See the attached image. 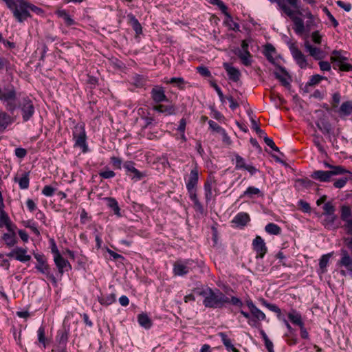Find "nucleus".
Listing matches in <instances>:
<instances>
[{
    "instance_id": "obj_57",
    "label": "nucleus",
    "mask_w": 352,
    "mask_h": 352,
    "mask_svg": "<svg viewBox=\"0 0 352 352\" xmlns=\"http://www.w3.org/2000/svg\"><path fill=\"white\" fill-rule=\"evenodd\" d=\"M23 225L26 228H29L37 236L40 235V232L37 228L34 226V223H32L31 221H23Z\"/></svg>"
},
{
    "instance_id": "obj_54",
    "label": "nucleus",
    "mask_w": 352,
    "mask_h": 352,
    "mask_svg": "<svg viewBox=\"0 0 352 352\" xmlns=\"http://www.w3.org/2000/svg\"><path fill=\"white\" fill-rule=\"evenodd\" d=\"M336 219V216L335 214L326 215V218L324 220V226L327 228L331 227L333 225Z\"/></svg>"
},
{
    "instance_id": "obj_9",
    "label": "nucleus",
    "mask_w": 352,
    "mask_h": 352,
    "mask_svg": "<svg viewBox=\"0 0 352 352\" xmlns=\"http://www.w3.org/2000/svg\"><path fill=\"white\" fill-rule=\"evenodd\" d=\"M289 50L292 57L295 60L297 65L301 68L305 69L307 66V61L306 56L302 52L298 49V47L294 44L292 43L289 45Z\"/></svg>"
},
{
    "instance_id": "obj_38",
    "label": "nucleus",
    "mask_w": 352,
    "mask_h": 352,
    "mask_svg": "<svg viewBox=\"0 0 352 352\" xmlns=\"http://www.w3.org/2000/svg\"><path fill=\"white\" fill-rule=\"evenodd\" d=\"M208 124L210 126V128L211 129H212L214 131H216L219 133L222 134L223 135L224 140L228 139V137L227 135L226 131L221 126H220L217 123H216L214 121L209 120Z\"/></svg>"
},
{
    "instance_id": "obj_19",
    "label": "nucleus",
    "mask_w": 352,
    "mask_h": 352,
    "mask_svg": "<svg viewBox=\"0 0 352 352\" xmlns=\"http://www.w3.org/2000/svg\"><path fill=\"white\" fill-rule=\"evenodd\" d=\"M305 47L309 55L316 60H322L324 57L322 50L319 47L311 45L309 41L305 43Z\"/></svg>"
},
{
    "instance_id": "obj_25",
    "label": "nucleus",
    "mask_w": 352,
    "mask_h": 352,
    "mask_svg": "<svg viewBox=\"0 0 352 352\" xmlns=\"http://www.w3.org/2000/svg\"><path fill=\"white\" fill-rule=\"evenodd\" d=\"M56 252H57V255H55V256H54V263H55L56 265L57 266L59 272L60 274H63L64 272V269L67 266H69V267H71V265H70L69 263L68 262V261L65 259L60 255L58 250H56Z\"/></svg>"
},
{
    "instance_id": "obj_35",
    "label": "nucleus",
    "mask_w": 352,
    "mask_h": 352,
    "mask_svg": "<svg viewBox=\"0 0 352 352\" xmlns=\"http://www.w3.org/2000/svg\"><path fill=\"white\" fill-rule=\"evenodd\" d=\"M58 16L62 18L65 24L68 26L72 25L75 23L74 21L71 18V16L68 14L66 10H58L56 12Z\"/></svg>"
},
{
    "instance_id": "obj_39",
    "label": "nucleus",
    "mask_w": 352,
    "mask_h": 352,
    "mask_svg": "<svg viewBox=\"0 0 352 352\" xmlns=\"http://www.w3.org/2000/svg\"><path fill=\"white\" fill-rule=\"evenodd\" d=\"M265 230L270 234L278 235L281 232V228L274 223H270L265 226Z\"/></svg>"
},
{
    "instance_id": "obj_23",
    "label": "nucleus",
    "mask_w": 352,
    "mask_h": 352,
    "mask_svg": "<svg viewBox=\"0 0 352 352\" xmlns=\"http://www.w3.org/2000/svg\"><path fill=\"white\" fill-rule=\"evenodd\" d=\"M199 179V173L197 168L191 170L190 176L186 183V188L188 190L196 189V186Z\"/></svg>"
},
{
    "instance_id": "obj_18",
    "label": "nucleus",
    "mask_w": 352,
    "mask_h": 352,
    "mask_svg": "<svg viewBox=\"0 0 352 352\" xmlns=\"http://www.w3.org/2000/svg\"><path fill=\"white\" fill-rule=\"evenodd\" d=\"M27 250L21 248H16L8 254V257H14L21 262H27L30 260L31 256L26 254Z\"/></svg>"
},
{
    "instance_id": "obj_21",
    "label": "nucleus",
    "mask_w": 352,
    "mask_h": 352,
    "mask_svg": "<svg viewBox=\"0 0 352 352\" xmlns=\"http://www.w3.org/2000/svg\"><path fill=\"white\" fill-rule=\"evenodd\" d=\"M274 74L275 77L281 82L282 85L285 87L290 86L289 79H290L291 77L284 67H279L278 71L274 72Z\"/></svg>"
},
{
    "instance_id": "obj_16",
    "label": "nucleus",
    "mask_w": 352,
    "mask_h": 352,
    "mask_svg": "<svg viewBox=\"0 0 352 352\" xmlns=\"http://www.w3.org/2000/svg\"><path fill=\"white\" fill-rule=\"evenodd\" d=\"M151 98L156 103L168 101L164 88L161 86H155L151 91Z\"/></svg>"
},
{
    "instance_id": "obj_14",
    "label": "nucleus",
    "mask_w": 352,
    "mask_h": 352,
    "mask_svg": "<svg viewBox=\"0 0 352 352\" xmlns=\"http://www.w3.org/2000/svg\"><path fill=\"white\" fill-rule=\"evenodd\" d=\"M346 58L344 56H340V52L336 50L333 52V56H331V60L332 62H338V67L342 71L349 72L352 69V65L349 63H343V60Z\"/></svg>"
},
{
    "instance_id": "obj_49",
    "label": "nucleus",
    "mask_w": 352,
    "mask_h": 352,
    "mask_svg": "<svg viewBox=\"0 0 352 352\" xmlns=\"http://www.w3.org/2000/svg\"><path fill=\"white\" fill-rule=\"evenodd\" d=\"M218 335L221 338V340L227 350H230V349L233 346L230 339L228 338L227 335L224 332H219Z\"/></svg>"
},
{
    "instance_id": "obj_12",
    "label": "nucleus",
    "mask_w": 352,
    "mask_h": 352,
    "mask_svg": "<svg viewBox=\"0 0 352 352\" xmlns=\"http://www.w3.org/2000/svg\"><path fill=\"white\" fill-rule=\"evenodd\" d=\"M271 2H276L285 14H291L290 8H298V0H270Z\"/></svg>"
},
{
    "instance_id": "obj_26",
    "label": "nucleus",
    "mask_w": 352,
    "mask_h": 352,
    "mask_svg": "<svg viewBox=\"0 0 352 352\" xmlns=\"http://www.w3.org/2000/svg\"><path fill=\"white\" fill-rule=\"evenodd\" d=\"M34 257L38 263V264L36 266V268L42 274H48L50 267L49 265L46 263L44 256L36 254H34Z\"/></svg>"
},
{
    "instance_id": "obj_36",
    "label": "nucleus",
    "mask_w": 352,
    "mask_h": 352,
    "mask_svg": "<svg viewBox=\"0 0 352 352\" xmlns=\"http://www.w3.org/2000/svg\"><path fill=\"white\" fill-rule=\"evenodd\" d=\"M339 112L342 116H349L352 113V102L346 101L343 102L340 107Z\"/></svg>"
},
{
    "instance_id": "obj_11",
    "label": "nucleus",
    "mask_w": 352,
    "mask_h": 352,
    "mask_svg": "<svg viewBox=\"0 0 352 352\" xmlns=\"http://www.w3.org/2000/svg\"><path fill=\"white\" fill-rule=\"evenodd\" d=\"M69 333L66 329H61L58 331L56 336L57 351L58 352H67V343L68 340Z\"/></svg>"
},
{
    "instance_id": "obj_46",
    "label": "nucleus",
    "mask_w": 352,
    "mask_h": 352,
    "mask_svg": "<svg viewBox=\"0 0 352 352\" xmlns=\"http://www.w3.org/2000/svg\"><path fill=\"white\" fill-rule=\"evenodd\" d=\"M238 56L241 58V60H242V63L245 65L248 66V65H251V60H250L251 55H250V52H243L240 51Z\"/></svg>"
},
{
    "instance_id": "obj_42",
    "label": "nucleus",
    "mask_w": 352,
    "mask_h": 352,
    "mask_svg": "<svg viewBox=\"0 0 352 352\" xmlns=\"http://www.w3.org/2000/svg\"><path fill=\"white\" fill-rule=\"evenodd\" d=\"M254 195H258L260 196H263V193H261V190L258 188H256L254 186H250L243 192V194L241 196V197H248L250 198H252V196Z\"/></svg>"
},
{
    "instance_id": "obj_24",
    "label": "nucleus",
    "mask_w": 352,
    "mask_h": 352,
    "mask_svg": "<svg viewBox=\"0 0 352 352\" xmlns=\"http://www.w3.org/2000/svg\"><path fill=\"white\" fill-rule=\"evenodd\" d=\"M215 184V179L213 176H209L207 179L206 183L204 184V190H205V198L206 202H209L212 198V190L213 187V184Z\"/></svg>"
},
{
    "instance_id": "obj_64",
    "label": "nucleus",
    "mask_w": 352,
    "mask_h": 352,
    "mask_svg": "<svg viewBox=\"0 0 352 352\" xmlns=\"http://www.w3.org/2000/svg\"><path fill=\"white\" fill-rule=\"evenodd\" d=\"M232 304L233 305L241 307L243 305V302L237 297L232 296L231 298H228L227 304Z\"/></svg>"
},
{
    "instance_id": "obj_17",
    "label": "nucleus",
    "mask_w": 352,
    "mask_h": 352,
    "mask_svg": "<svg viewBox=\"0 0 352 352\" xmlns=\"http://www.w3.org/2000/svg\"><path fill=\"white\" fill-rule=\"evenodd\" d=\"M124 168L126 169L127 173L133 174L132 177L133 179L140 180L146 176V174L139 171L135 167V163L132 161H126L124 164Z\"/></svg>"
},
{
    "instance_id": "obj_2",
    "label": "nucleus",
    "mask_w": 352,
    "mask_h": 352,
    "mask_svg": "<svg viewBox=\"0 0 352 352\" xmlns=\"http://www.w3.org/2000/svg\"><path fill=\"white\" fill-rule=\"evenodd\" d=\"M295 9L296 10H294L290 8L291 14L286 15L288 16L293 21L294 25L293 29L297 34H302L304 32H309L313 29L317 28L318 24L316 21V19L308 9L304 10V12H305V16L307 18L305 24L302 18L296 16V14L302 16V12L300 11L298 8Z\"/></svg>"
},
{
    "instance_id": "obj_40",
    "label": "nucleus",
    "mask_w": 352,
    "mask_h": 352,
    "mask_svg": "<svg viewBox=\"0 0 352 352\" xmlns=\"http://www.w3.org/2000/svg\"><path fill=\"white\" fill-rule=\"evenodd\" d=\"M138 322L142 327L146 329L150 328L152 324L151 320L145 314H142L138 316Z\"/></svg>"
},
{
    "instance_id": "obj_62",
    "label": "nucleus",
    "mask_w": 352,
    "mask_h": 352,
    "mask_svg": "<svg viewBox=\"0 0 352 352\" xmlns=\"http://www.w3.org/2000/svg\"><path fill=\"white\" fill-rule=\"evenodd\" d=\"M264 142L272 149H273L275 151L279 152V148L275 145L272 139L265 136L264 137Z\"/></svg>"
},
{
    "instance_id": "obj_7",
    "label": "nucleus",
    "mask_w": 352,
    "mask_h": 352,
    "mask_svg": "<svg viewBox=\"0 0 352 352\" xmlns=\"http://www.w3.org/2000/svg\"><path fill=\"white\" fill-rule=\"evenodd\" d=\"M18 108L21 109L23 122H28L34 113V106L32 101L28 97L18 101Z\"/></svg>"
},
{
    "instance_id": "obj_31",
    "label": "nucleus",
    "mask_w": 352,
    "mask_h": 352,
    "mask_svg": "<svg viewBox=\"0 0 352 352\" xmlns=\"http://www.w3.org/2000/svg\"><path fill=\"white\" fill-rule=\"evenodd\" d=\"M250 221V216L245 212H240L236 215L232 222L234 223L244 226Z\"/></svg>"
},
{
    "instance_id": "obj_60",
    "label": "nucleus",
    "mask_w": 352,
    "mask_h": 352,
    "mask_svg": "<svg viewBox=\"0 0 352 352\" xmlns=\"http://www.w3.org/2000/svg\"><path fill=\"white\" fill-rule=\"evenodd\" d=\"M168 83H176L179 89L184 88V80L182 78H172Z\"/></svg>"
},
{
    "instance_id": "obj_27",
    "label": "nucleus",
    "mask_w": 352,
    "mask_h": 352,
    "mask_svg": "<svg viewBox=\"0 0 352 352\" xmlns=\"http://www.w3.org/2000/svg\"><path fill=\"white\" fill-rule=\"evenodd\" d=\"M153 109L166 115H175L176 113V108L174 105L157 104L155 105Z\"/></svg>"
},
{
    "instance_id": "obj_8",
    "label": "nucleus",
    "mask_w": 352,
    "mask_h": 352,
    "mask_svg": "<svg viewBox=\"0 0 352 352\" xmlns=\"http://www.w3.org/2000/svg\"><path fill=\"white\" fill-rule=\"evenodd\" d=\"M340 219L344 222L343 228L346 232L352 235V209L349 206H341Z\"/></svg>"
},
{
    "instance_id": "obj_45",
    "label": "nucleus",
    "mask_w": 352,
    "mask_h": 352,
    "mask_svg": "<svg viewBox=\"0 0 352 352\" xmlns=\"http://www.w3.org/2000/svg\"><path fill=\"white\" fill-rule=\"evenodd\" d=\"M275 48L272 44L265 45V55L270 62L274 61L273 54L275 53Z\"/></svg>"
},
{
    "instance_id": "obj_15",
    "label": "nucleus",
    "mask_w": 352,
    "mask_h": 352,
    "mask_svg": "<svg viewBox=\"0 0 352 352\" xmlns=\"http://www.w3.org/2000/svg\"><path fill=\"white\" fill-rule=\"evenodd\" d=\"M16 118V116H11L5 111H0V134L6 129L8 125L14 122Z\"/></svg>"
},
{
    "instance_id": "obj_59",
    "label": "nucleus",
    "mask_w": 352,
    "mask_h": 352,
    "mask_svg": "<svg viewBox=\"0 0 352 352\" xmlns=\"http://www.w3.org/2000/svg\"><path fill=\"white\" fill-rule=\"evenodd\" d=\"M311 40L315 44H320L322 42V36L320 34L319 31L316 30L312 32Z\"/></svg>"
},
{
    "instance_id": "obj_33",
    "label": "nucleus",
    "mask_w": 352,
    "mask_h": 352,
    "mask_svg": "<svg viewBox=\"0 0 352 352\" xmlns=\"http://www.w3.org/2000/svg\"><path fill=\"white\" fill-rule=\"evenodd\" d=\"M173 272L175 275L184 276L189 272V268L184 264L175 263L174 264Z\"/></svg>"
},
{
    "instance_id": "obj_48",
    "label": "nucleus",
    "mask_w": 352,
    "mask_h": 352,
    "mask_svg": "<svg viewBox=\"0 0 352 352\" xmlns=\"http://www.w3.org/2000/svg\"><path fill=\"white\" fill-rule=\"evenodd\" d=\"M116 295L114 294H111L105 298H100L99 302L101 305H109L116 302Z\"/></svg>"
},
{
    "instance_id": "obj_3",
    "label": "nucleus",
    "mask_w": 352,
    "mask_h": 352,
    "mask_svg": "<svg viewBox=\"0 0 352 352\" xmlns=\"http://www.w3.org/2000/svg\"><path fill=\"white\" fill-rule=\"evenodd\" d=\"M228 302V297L219 289L208 287L207 294L203 300V305L208 308L221 309Z\"/></svg>"
},
{
    "instance_id": "obj_63",
    "label": "nucleus",
    "mask_w": 352,
    "mask_h": 352,
    "mask_svg": "<svg viewBox=\"0 0 352 352\" xmlns=\"http://www.w3.org/2000/svg\"><path fill=\"white\" fill-rule=\"evenodd\" d=\"M323 11L324 12L327 14V16H328V18L329 19V20L332 22L333 23V25L336 28L338 25V22L337 21V20L335 19V17L331 14V12H329V10H328V8L327 7H324L323 8Z\"/></svg>"
},
{
    "instance_id": "obj_29",
    "label": "nucleus",
    "mask_w": 352,
    "mask_h": 352,
    "mask_svg": "<svg viewBox=\"0 0 352 352\" xmlns=\"http://www.w3.org/2000/svg\"><path fill=\"white\" fill-rule=\"evenodd\" d=\"M1 238L5 242L6 245L9 248L13 247L17 243V237L16 233H4Z\"/></svg>"
},
{
    "instance_id": "obj_28",
    "label": "nucleus",
    "mask_w": 352,
    "mask_h": 352,
    "mask_svg": "<svg viewBox=\"0 0 352 352\" xmlns=\"http://www.w3.org/2000/svg\"><path fill=\"white\" fill-rule=\"evenodd\" d=\"M250 312L253 317V318L248 322L250 325H254L253 323L256 322L257 320H264L266 318L265 314L256 307L252 309Z\"/></svg>"
},
{
    "instance_id": "obj_4",
    "label": "nucleus",
    "mask_w": 352,
    "mask_h": 352,
    "mask_svg": "<svg viewBox=\"0 0 352 352\" xmlns=\"http://www.w3.org/2000/svg\"><path fill=\"white\" fill-rule=\"evenodd\" d=\"M0 100L11 115L18 109L16 91L13 85H8L0 88Z\"/></svg>"
},
{
    "instance_id": "obj_37",
    "label": "nucleus",
    "mask_w": 352,
    "mask_h": 352,
    "mask_svg": "<svg viewBox=\"0 0 352 352\" xmlns=\"http://www.w3.org/2000/svg\"><path fill=\"white\" fill-rule=\"evenodd\" d=\"M105 200L107 201V206L112 208L114 213L118 216H120V208L118 206V201L116 200V199L113 197H107L105 198Z\"/></svg>"
},
{
    "instance_id": "obj_10",
    "label": "nucleus",
    "mask_w": 352,
    "mask_h": 352,
    "mask_svg": "<svg viewBox=\"0 0 352 352\" xmlns=\"http://www.w3.org/2000/svg\"><path fill=\"white\" fill-rule=\"evenodd\" d=\"M252 247L256 252V258H263L267 252V248L264 240L260 236H256L252 241Z\"/></svg>"
},
{
    "instance_id": "obj_61",
    "label": "nucleus",
    "mask_w": 352,
    "mask_h": 352,
    "mask_svg": "<svg viewBox=\"0 0 352 352\" xmlns=\"http://www.w3.org/2000/svg\"><path fill=\"white\" fill-rule=\"evenodd\" d=\"M197 70L202 76L210 77L211 75L210 70L206 67H204V66L198 67H197Z\"/></svg>"
},
{
    "instance_id": "obj_51",
    "label": "nucleus",
    "mask_w": 352,
    "mask_h": 352,
    "mask_svg": "<svg viewBox=\"0 0 352 352\" xmlns=\"http://www.w3.org/2000/svg\"><path fill=\"white\" fill-rule=\"evenodd\" d=\"M29 173H25L19 181V185L21 189H27L29 186Z\"/></svg>"
},
{
    "instance_id": "obj_32",
    "label": "nucleus",
    "mask_w": 352,
    "mask_h": 352,
    "mask_svg": "<svg viewBox=\"0 0 352 352\" xmlns=\"http://www.w3.org/2000/svg\"><path fill=\"white\" fill-rule=\"evenodd\" d=\"M342 175H344V176L338 179H336L334 182V183H333L334 187H336L337 188H341L346 185L348 180L351 179V178H352V173L351 171H350V173H344Z\"/></svg>"
},
{
    "instance_id": "obj_53",
    "label": "nucleus",
    "mask_w": 352,
    "mask_h": 352,
    "mask_svg": "<svg viewBox=\"0 0 352 352\" xmlns=\"http://www.w3.org/2000/svg\"><path fill=\"white\" fill-rule=\"evenodd\" d=\"M296 182L306 188H311L314 184V182L308 178L297 179Z\"/></svg>"
},
{
    "instance_id": "obj_50",
    "label": "nucleus",
    "mask_w": 352,
    "mask_h": 352,
    "mask_svg": "<svg viewBox=\"0 0 352 352\" xmlns=\"http://www.w3.org/2000/svg\"><path fill=\"white\" fill-rule=\"evenodd\" d=\"M324 214V215H332L335 214L336 211L335 206L331 202H327L323 206Z\"/></svg>"
},
{
    "instance_id": "obj_22",
    "label": "nucleus",
    "mask_w": 352,
    "mask_h": 352,
    "mask_svg": "<svg viewBox=\"0 0 352 352\" xmlns=\"http://www.w3.org/2000/svg\"><path fill=\"white\" fill-rule=\"evenodd\" d=\"M223 67L227 72L228 77L230 80L234 82H237L240 79V72L236 68L232 67L230 64L228 63H223Z\"/></svg>"
},
{
    "instance_id": "obj_58",
    "label": "nucleus",
    "mask_w": 352,
    "mask_h": 352,
    "mask_svg": "<svg viewBox=\"0 0 352 352\" xmlns=\"http://www.w3.org/2000/svg\"><path fill=\"white\" fill-rule=\"evenodd\" d=\"M55 188L51 186H45L42 190V193L46 197H51L54 195Z\"/></svg>"
},
{
    "instance_id": "obj_47",
    "label": "nucleus",
    "mask_w": 352,
    "mask_h": 352,
    "mask_svg": "<svg viewBox=\"0 0 352 352\" xmlns=\"http://www.w3.org/2000/svg\"><path fill=\"white\" fill-rule=\"evenodd\" d=\"M38 340L39 343L42 344L44 348L46 347V339L45 335V328L41 326L38 329Z\"/></svg>"
},
{
    "instance_id": "obj_44",
    "label": "nucleus",
    "mask_w": 352,
    "mask_h": 352,
    "mask_svg": "<svg viewBox=\"0 0 352 352\" xmlns=\"http://www.w3.org/2000/svg\"><path fill=\"white\" fill-rule=\"evenodd\" d=\"M331 256V254L329 253L322 256L321 258L320 259L319 265L322 273L326 272V267Z\"/></svg>"
},
{
    "instance_id": "obj_56",
    "label": "nucleus",
    "mask_w": 352,
    "mask_h": 352,
    "mask_svg": "<svg viewBox=\"0 0 352 352\" xmlns=\"http://www.w3.org/2000/svg\"><path fill=\"white\" fill-rule=\"evenodd\" d=\"M251 124L252 129L256 131V133L261 137L263 135L265 134V131L262 130L259 126L258 125L256 121L253 118L251 120Z\"/></svg>"
},
{
    "instance_id": "obj_43",
    "label": "nucleus",
    "mask_w": 352,
    "mask_h": 352,
    "mask_svg": "<svg viewBox=\"0 0 352 352\" xmlns=\"http://www.w3.org/2000/svg\"><path fill=\"white\" fill-rule=\"evenodd\" d=\"M128 16L130 19L133 29L136 32V34H141L142 32V28L138 20L132 14H129Z\"/></svg>"
},
{
    "instance_id": "obj_34",
    "label": "nucleus",
    "mask_w": 352,
    "mask_h": 352,
    "mask_svg": "<svg viewBox=\"0 0 352 352\" xmlns=\"http://www.w3.org/2000/svg\"><path fill=\"white\" fill-rule=\"evenodd\" d=\"M325 78L319 74H315L311 76L309 80L305 84V91L308 92V87L318 85L322 80Z\"/></svg>"
},
{
    "instance_id": "obj_5",
    "label": "nucleus",
    "mask_w": 352,
    "mask_h": 352,
    "mask_svg": "<svg viewBox=\"0 0 352 352\" xmlns=\"http://www.w3.org/2000/svg\"><path fill=\"white\" fill-rule=\"evenodd\" d=\"M344 173H350V171L342 166H338L333 167V170H315L311 173V177L321 182H327L330 181L332 176Z\"/></svg>"
},
{
    "instance_id": "obj_6",
    "label": "nucleus",
    "mask_w": 352,
    "mask_h": 352,
    "mask_svg": "<svg viewBox=\"0 0 352 352\" xmlns=\"http://www.w3.org/2000/svg\"><path fill=\"white\" fill-rule=\"evenodd\" d=\"M73 137L75 140L74 146L81 148L82 152H87L88 148L86 144L87 135L84 124H78L75 126L74 130L73 131Z\"/></svg>"
},
{
    "instance_id": "obj_20",
    "label": "nucleus",
    "mask_w": 352,
    "mask_h": 352,
    "mask_svg": "<svg viewBox=\"0 0 352 352\" xmlns=\"http://www.w3.org/2000/svg\"><path fill=\"white\" fill-rule=\"evenodd\" d=\"M341 258L338 262L340 267H345L349 271L352 272V258L349 256L348 252L342 249L340 250Z\"/></svg>"
},
{
    "instance_id": "obj_55",
    "label": "nucleus",
    "mask_w": 352,
    "mask_h": 352,
    "mask_svg": "<svg viewBox=\"0 0 352 352\" xmlns=\"http://www.w3.org/2000/svg\"><path fill=\"white\" fill-rule=\"evenodd\" d=\"M6 222L5 223V226L8 230V232L10 233H16L15 230L16 229V225H14L10 220V217L8 219L6 218Z\"/></svg>"
},
{
    "instance_id": "obj_13",
    "label": "nucleus",
    "mask_w": 352,
    "mask_h": 352,
    "mask_svg": "<svg viewBox=\"0 0 352 352\" xmlns=\"http://www.w3.org/2000/svg\"><path fill=\"white\" fill-rule=\"evenodd\" d=\"M210 3L212 5H216L219 7V8L221 10V12L226 15V16L230 19L232 24L230 25V28L234 31H239V25L234 22L232 21V18L231 15L228 12L227 6L224 4V3L221 0H210Z\"/></svg>"
},
{
    "instance_id": "obj_41",
    "label": "nucleus",
    "mask_w": 352,
    "mask_h": 352,
    "mask_svg": "<svg viewBox=\"0 0 352 352\" xmlns=\"http://www.w3.org/2000/svg\"><path fill=\"white\" fill-rule=\"evenodd\" d=\"M288 318L294 324L298 325L299 327L303 324L300 314L296 313V311L289 313Z\"/></svg>"
},
{
    "instance_id": "obj_30",
    "label": "nucleus",
    "mask_w": 352,
    "mask_h": 352,
    "mask_svg": "<svg viewBox=\"0 0 352 352\" xmlns=\"http://www.w3.org/2000/svg\"><path fill=\"white\" fill-rule=\"evenodd\" d=\"M317 127L323 134H329L331 131V124L325 119H320L316 122Z\"/></svg>"
},
{
    "instance_id": "obj_1",
    "label": "nucleus",
    "mask_w": 352,
    "mask_h": 352,
    "mask_svg": "<svg viewBox=\"0 0 352 352\" xmlns=\"http://www.w3.org/2000/svg\"><path fill=\"white\" fill-rule=\"evenodd\" d=\"M7 7L12 11L13 16L17 21L21 23L31 17L30 10L40 14L43 13L41 8L32 5L25 0H3Z\"/></svg>"
},
{
    "instance_id": "obj_52",
    "label": "nucleus",
    "mask_w": 352,
    "mask_h": 352,
    "mask_svg": "<svg viewBox=\"0 0 352 352\" xmlns=\"http://www.w3.org/2000/svg\"><path fill=\"white\" fill-rule=\"evenodd\" d=\"M236 159V169H245L248 164H245V160L239 155H235Z\"/></svg>"
}]
</instances>
